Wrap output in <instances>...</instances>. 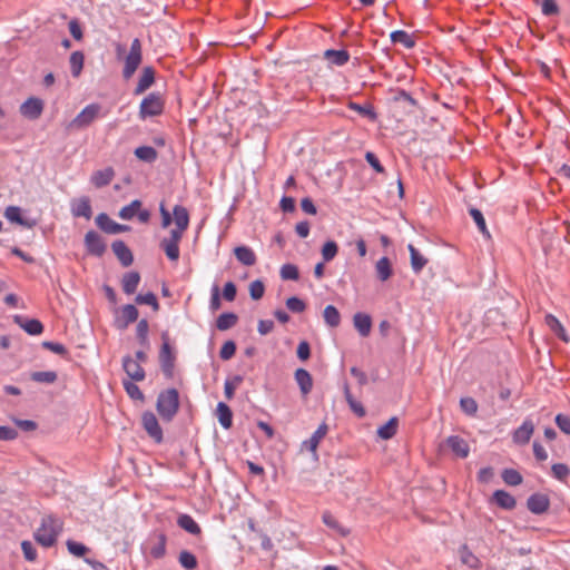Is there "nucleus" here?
Returning a JSON list of instances; mask_svg holds the SVG:
<instances>
[{
	"label": "nucleus",
	"instance_id": "nucleus-24",
	"mask_svg": "<svg viewBox=\"0 0 570 570\" xmlns=\"http://www.w3.org/2000/svg\"><path fill=\"white\" fill-rule=\"evenodd\" d=\"M546 325L563 342H569V336L560 323V321L552 314H547L544 317Z\"/></svg>",
	"mask_w": 570,
	"mask_h": 570
},
{
	"label": "nucleus",
	"instance_id": "nucleus-5",
	"mask_svg": "<svg viewBox=\"0 0 570 570\" xmlns=\"http://www.w3.org/2000/svg\"><path fill=\"white\" fill-rule=\"evenodd\" d=\"M101 106L90 104L86 106L67 126L68 130H80L89 127L98 117Z\"/></svg>",
	"mask_w": 570,
	"mask_h": 570
},
{
	"label": "nucleus",
	"instance_id": "nucleus-43",
	"mask_svg": "<svg viewBox=\"0 0 570 570\" xmlns=\"http://www.w3.org/2000/svg\"><path fill=\"white\" fill-rule=\"evenodd\" d=\"M322 520L328 528L334 529L342 535H347L350 533V531L342 527L337 519L330 511H325L323 513Z\"/></svg>",
	"mask_w": 570,
	"mask_h": 570
},
{
	"label": "nucleus",
	"instance_id": "nucleus-53",
	"mask_svg": "<svg viewBox=\"0 0 570 570\" xmlns=\"http://www.w3.org/2000/svg\"><path fill=\"white\" fill-rule=\"evenodd\" d=\"M279 273L285 281H297L299 276L298 268L293 264H284Z\"/></svg>",
	"mask_w": 570,
	"mask_h": 570
},
{
	"label": "nucleus",
	"instance_id": "nucleus-1",
	"mask_svg": "<svg viewBox=\"0 0 570 570\" xmlns=\"http://www.w3.org/2000/svg\"><path fill=\"white\" fill-rule=\"evenodd\" d=\"M173 214L175 228L170 230L169 237L160 240V248L165 252L168 259L177 262L180 255L179 243L189 226V213L186 207L176 205L173 208Z\"/></svg>",
	"mask_w": 570,
	"mask_h": 570
},
{
	"label": "nucleus",
	"instance_id": "nucleus-47",
	"mask_svg": "<svg viewBox=\"0 0 570 570\" xmlns=\"http://www.w3.org/2000/svg\"><path fill=\"white\" fill-rule=\"evenodd\" d=\"M68 552L77 558H82L89 551V548L83 543L75 540H67L66 542Z\"/></svg>",
	"mask_w": 570,
	"mask_h": 570
},
{
	"label": "nucleus",
	"instance_id": "nucleus-32",
	"mask_svg": "<svg viewBox=\"0 0 570 570\" xmlns=\"http://www.w3.org/2000/svg\"><path fill=\"white\" fill-rule=\"evenodd\" d=\"M217 417L224 429H229L233 424V413L230 407L224 402L217 404Z\"/></svg>",
	"mask_w": 570,
	"mask_h": 570
},
{
	"label": "nucleus",
	"instance_id": "nucleus-7",
	"mask_svg": "<svg viewBox=\"0 0 570 570\" xmlns=\"http://www.w3.org/2000/svg\"><path fill=\"white\" fill-rule=\"evenodd\" d=\"M83 244L88 254L97 257H101L107 248L104 238L95 230L87 232Z\"/></svg>",
	"mask_w": 570,
	"mask_h": 570
},
{
	"label": "nucleus",
	"instance_id": "nucleus-11",
	"mask_svg": "<svg viewBox=\"0 0 570 570\" xmlns=\"http://www.w3.org/2000/svg\"><path fill=\"white\" fill-rule=\"evenodd\" d=\"M534 432V424L531 419H525L522 424L513 431L512 441L518 445H525L529 443Z\"/></svg>",
	"mask_w": 570,
	"mask_h": 570
},
{
	"label": "nucleus",
	"instance_id": "nucleus-9",
	"mask_svg": "<svg viewBox=\"0 0 570 570\" xmlns=\"http://www.w3.org/2000/svg\"><path fill=\"white\" fill-rule=\"evenodd\" d=\"M139 313L135 305L127 304L124 305L119 309V315L115 318V326L124 331L126 330L131 323L136 322L138 320Z\"/></svg>",
	"mask_w": 570,
	"mask_h": 570
},
{
	"label": "nucleus",
	"instance_id": "nucleus-48",
	"mask_svg": "<svg viewBox=\"0 0 570 570\" xmlns=\"http://www.w3.org/2000/svg\"><path fill=\"white\" fill-rule=\"evenodd\" d=\"M180 566L187 570H194L197 567L196 557L189 551H181L178 557Z\"/></svg>",
	"mask_w": 570,
	"mask_h": 570
},
{
	"label": "nucleus",
	"instance_id": "nucleus-45",
	"mask_svg": "<svg viewBox=\"0 0 570 570\" xmlns=\"http://www.w3.org/2000/svg\"><path fill=\"white\" fill-rule=\"evenodd\" d=\"M501 476L508 485L515 487L522 483V475L514 469H504Z\"/></svg>",
	"mask_w": 570,
	"mask_h": 570
},
{
	"label": "nucleus",
	"instance_id": "nucleus-22",
	"mask_svg": "<svg viewBox=\"0 0 570 570\" xmlns=\"http://www.w3.org/2000/svg\"><path fill=\"white\" fill-rule=\"evenodd\" d=\"M353 323L361 336L366 337L371 333L372 318L368 314L356 313L353 317Z\"/></svg>",
	"mask_w": 570,
	"mask_h": 570
},
{
	"label": "nucleus",
	"instance_id": "nucleus-38",
	"mask_svg": "<svg viewBox=\"0 0 570 570\" xmlns=\"http://www.w3.org/2000/svg\"><path fill=\"white\" fill-rule=\"evenodd\" d=\"M95 223L102 232L114 235L117 223L112 220L106 213H100L97 215Z\"/></svg>",
	"mask_w": 570,
	"mask_h": 570
},
{
	"label": "nucleus",
	"instance_id": "nucleus-19",
	"mask_svg": "<svg viewBox=\"0 0 570 570\" xmlns=\"http://www.w3.org/2000/svg\"><path fill=\"white\" fill-rule=\"evenodd\" d=\"M294 376L297 385L299 386L302 395L306 396L309 394L313 389V379L309 372L305 368H297Z\"/></svg>",
	"mask_w": 570,
	"mask_h": 570
},
{
	"label": "nucleus",
	"instance_id": "nucleus-17",
	"mask_svg": "<svg viewBox=\"0 0 570 570\" xmlns=\"http://www.w3.org/2000/svg\"><path fill=\"white\" fill-rule=\"evenodd\" d=\"M446 444L451 451L459 458L464 459L469 455L470 446L468 442L459 435H451L446 439Z\"/></svg>",
	"mask_w": 570,
	"mask_h": 570
},
{
	"label": "nucleus",
	"instance_id": "nucleus-64",
	"mask_svg": "<svg viewBox=\"0 0 570 570\" xmlns=\"http://www.w3.org/2000/svg\"><path fill=\"white\" fill-rule=\"evenodd\" d=\"M236 294L237 289L235 284L233 282H227L223 288V297L228 302H233L236 297Z\"/></svg>",
	"mask_w": 570,
	"mask_h": 570
},
{
	"label": "nucleus",
	"instance_id": "nucleus-36",
	"mask_svg": "<svg viewBox=\"0 0 570 570\" xmlns=\"http://www.w3.org/2000/svg\"><path fill=\"white\" fill-rule=\"evenodd\" d=\"M391 40L394 43H401L405 48L411 49L415 46L413 37L404 30H395L391 33Z\"/></svg>",
	"mask_w": 570,
	"mask_h": 570
},
{
	"label": "nucleus",
	"instance_id": "nucleus-30",
	"mask_svg": "<svg viewBox=\"0 0 570 570\" xmlns=\"http://www.w3.org/2000/svg\"><path fill=\"white\" fill-rule=\"evenodd\" d=\"M399 426V420L397 417L393 416L391 417L385 424L380 426L377 429V435L382 440H390L392 439L396 432Z\"/></svg>",
	"mask_w": 570,
	"mask_h": 570
},
{
	"label": "nucleus",
	"instance_id": "nucleus-49",
	"mask_svg": "<svg viewBox=\"0 0 570 570\" xmlns=\"http://www.w3.org/2000/svg\"><path fill=\"white\" fill-rule=\"evenodd\" d=\"M35 382L51 384L57 380V373L53 371H39L31 374Z\"/></svg>",
	"mask_w": 570,
	"mask_h": 570
},
{
	"label": "nucleus",
	"instance_id": "nucleus-3",
	"mask_svg": "<svg viewBox=\"0 0 570 570\" xmlns=\"http://www.w3.org/2000/svg\"><path fill=\"white\" fill-rule=\"evenodd\" d=\"M156 409L163 420L171 421L179 409L178 391L176 389L161 391L157 399Z\"/></svg>",
	"mask_w": 570,
	"mask_h": 570
},
{
	"label": "nucleus",
	"instance_id": "nucleus-10",
	"mask_svg": "<svg viewBox=\"0 0 570 570\" xmlns=\"http://www.w3.org/2000/svg\"><path fill=\"white\" fill-rule=\"evenodd\" d=\"M43 108L45 104L40 98L29 97L21 104L20 114L29 120H37L41 116Z\"/></svg>",
	"mask_w": 570,
	"mask_h": 570
},
{
	"label": "nucleus",
	"instance_id": "nucleus-42",
	"mask_svg": "<svg viewBox=\"0 0 570 570\" xmlns=\"http://www.w3.org/2000/svg\"><path fill=\"white\" fill-rule=\"evenodd\" d=\"M141 208V202L138 199L132 200L129 205L124 206L120 210L118 216L124 220L132 219L135 216H137L138 209Z\"/></svg>",
	"mask_w": 570,
	"mask_h": 570
},
{
	"label": "nucleus",
	"instance_id": "nucleus-20",
	"mask_svg": "<svg viewBox=\"0 0 570 570\" xmlns=\"http://www.w3.org/2000/svg\"><path fill=\"white\" fill-rule=\"evenodd\" d=\"M114 177L115 170L111 167H107L95 171L90 177V181L96 188H101L109 185Z\"/></svg>",
	"mask_w": 570,
	"mask_h": 570
},
{
	"label": "nucleus",
	"instance_id": "nucleus-44",
	"mask_svg": "<svg viewBox=\"0 0 570 570\" xmlns=\"http://www.w3.org/2000/svg\"><path fill=\"white\" fill-rule=\"evenodd\" d=\"M470 215L473 218L474 223L476 224L480 233L485 238H490L491 235H490V232H489V229L487 227L485 219H484L483 214L481 213V210H479L476 208H471L470 209Z\"/></svg>",
	"mask_w": 570,
	"mask_h": 570
},
{
	"label": "nucleus",
	"instance_id": "nucleus-33",
	"mask_svg": "<svg viewBox=\"0 0 570 570\" xmlns=\"http://www.w3.org/2000/svg\"><path fill=\"white\" fill-rule=\"evenodd\" d=\"M85 62V55L82 51H73L69 58V66L72 77L78 78L81 75Z\"/></svg>",
	"mask_w": 570,
	"mask_h": 570
},
{
	"label": "nucleus",
	"instance_id": "nucleus-16",
	"mask_svg": "<svg viewBox=\"0 0 570 570\" xmlns=\"http://www.w3.org/2000/svg\"><path fill=\"white\" fill-rule=\"evenodd\" d=\"M114 254L122 266L128 267L134 262V256L129 247L122 240H115L111 245Z\"/></svg>",
	"mask_w": 570,
	"mask_h": 570
},
{
	"label": "nucleus",
	"instance_id": "nucleus-59",
	"mask_svg": "<svg viewBox=\"0 0 570 570\" xmlns=\"http://www.w3.org/2000/svg\"><path fill=\"white\" fill-rule=\"evenodd\" d=\"M21 550L23 552V557L27 561H35L37 559V550L35 546L30 541H22L21 542Z\"/></svg>",
	"mask_w": 570,
	"mask_h": 570
},
{
	"label": "nucleus",
	"instance_id": "nucleus-58",
	"mask_svg": "<svg viewBox=\"0 0 570 570\" xmlns=\"http://www.w3.org/2000/svg\"><path fill=\"white\" fill-rule=\"evenodd\" d=\"M265 293L264 283L259 279H256L249 285V294L250 297L255 301L261 299Z\"/></svg>",
	"mask_w": 570,
	"mask_h": 570
},
{
	"label": "nucleus",
	"instance_id": "nucleus-61",
	"mask_svg": "<svg viewBox=\"0 0 570 570\" xmlns=\"http://www.w3.org/2000/svg\"><path fill=\"white\" fill-rule=\"evenodd\" d=\"M557 426L564 433L570 435V416L559 413L557 414L556 419Z\"/></svg>",
	"mask_w": 570,
	"mask_h": 570
},
{
	"label": "nucleus",
	"instance_id": "nucleus-40",
	"mask_svg": "<svg viewBox=\"0 0 570 570\" xmlns=\"http://www.w3.org/2000/svg\"><path fill=\"white\" fill-rule=\"evenodd\" d=\"M237 316L234 313H223L216 320V326L219 331H227L235 326Z\"/></svg>",
	"mask_w": 570,
	"mask_h": 570
},
{
	"label": "nucleus",
	"instance_id": "nucleus-18",
	"mask_svg": "<svg viewBox=\"0 0 570 570\" xmlns=\"http://www.w3.org/2000/svg\"><path fill=\"white\" fill-rule=\"evenodd\" d=\"M155 82V70L153 67H144L139 77L138 83L135 88V95H141L149 89Z\"/></svg>",
	"mask_w": 570,
	"mask_h": 570
},
{
	"label": "nucleus",
	"instance_id": "nucleus-29",
	"mask_svg": "<svg viewBox=\"0 0 570 570\" xmlns=\"http://www.w3.org/2000/svg\"><path fill=\"white\" fill-rule=\"evenodd\" d=\"M376 276L381 282H386L393 274V268L390 259L384 256L381 257L375 264Z\"/></svg>",
	"mask_w": 570,
	"mask_h": 570
},
{
	"label": "nucleus",
	"instance_id": "nucleus-39",
	"mask_svg": "<svg viewBox=\"0 0 570 570\" xmlns=\"http://www.w3.org/2000/svg\"><path fill=\"white\" fill-rule=\"evenodd\" d=\"M325 323L331 327H337L341 323L338 309L333 305H327L323 312Z\"/></svg>",
	"mask_w": 570,
	"mask_h": 570
},
{
	"label": "nucleus",
	"instance_id": "nucleus-8",
	"mask_svg": "<svg viewBox=\"0 0 570 570\" xmlns=\"http://www.w3.org/2000/svg\"><path fill=\"white\" fill-rule=\"evenodd\" d=\"M141 424L147 434L156 442L164 440L163 429L160 428L156 415L153 412H145L141 416Z\"/></svg>",
	"mask_w": 570,
	"mask_h": 570
},
{
	"label": "nucleus",
	"instance_id": "nucleus-28",
	"mask_svg": "<svg viewBox=\"0 0 570 570\" xmlns=\"http://www.w3.org/2000/svg\"><path fill=\"white\" fill-rule=\"evenodd\" d=\"M17 323L30 335H40L43 332V325L40 321L36 318H26L16 317Z\"/></svg>",
	"mask_w": 570,
	"mask_h": 570
},
{
	"label": "nucleus",
	"instance_id": "nucleus-6",
	"mask_svg": "<svg viewBox=\"0 0 570 570\" xmlns=\"http://www.w3.org/2000/svg\"><path fill=\"white\" fill-rule=\"evenodd\" d=\"M165 101L159 92H150L140 102L139 118L145 120L148 117H155L163 114Z\"/></svg>",
	"mask_w": 570,
	"mask_h": 570
},
{
	"label": "nucleus",
	"instance_id": "nucleus-52",
	"mask_svg": "<svg viewBox=\"0 0 570 570\" xmlns=\"http://www.w3.org/2000/svg\"><path fill=\"white\" fill-rule=\"evenodd\" d=\"M338 252V246L334 240H327L322 247V256L325 262L332 261Z\"/></svg>",
	"mask_w": 570,
	"mask_h": 570
},
{
	"label": "nucleus",
	"instance_id": "nucleus-13",
	"mask_svg": "<svg viewBox=\"0 0 570 570\" xmlns=\"http://www.w3.org/2000/svg\"><path fill=\"white\" fill-rule=\"evenodd\" d=\"M122 367L130 380L136 382L145 380V370L141 364L138 361H135L131 356L124 357Z\"/></svg>",
	"mask_w": 570,
	"mask_h": 570
},
{
	"label": "nucleus",
	"instance_id": "nucleus-31",
	"mask_svg": "<svg viewBox=\"0 0 570 570\" xmlns=\"http://www.w3.org/2000/svg\"><path fill=\"white\" fill-rule=\"evenodd\" d=\"M177 524L190 534H199L202 532L198 523L189 514H180Z\"/></svg>",
	"mask_w": 570,
	"mask_h": 570
},
{
	"label": "nucleus",
	"instance_id": "nucleus-35",
	"mask_svg": "<svg viewBox=\"0 0 570 570\" xmlns=\"http://www.w3.org/2000/svg\"><path fill=\"white\" fill-rule=\"evenodd\" d=\"M348 109L356 111L363 117L368 118L370 120L376 119V112L371 104L360 105L357 102L351 101L347 105Z\"/></svg>",
	"mask_w": 570,
	"mask_h": 570
},
{
	"label": "nucleus",
	"instance_id": "nucleus-62",
	"mask_svg": "<svg viewBox=\"0 0 570 570\" xmlns=\"http://www.w3.org/2000/svg\"><path fill=\"white\" fill-rule=\"evenodd\" d=\"M166 552V538L165 535L159 537V542L150 549V554L155 559H160Z\"/></svg>",
	"mask_w": 570,
	"mask_h": 570
},
{
	"label": "nucleus",
	"instance_id": "nucleus-23",
	"mask_svg": "<svg viewBox=\"0 0 570 570\" xmlns=\"http://www.w3.org/2000/svg\"><path fill=\"white\" fill-rule=\"evenodd\" d=\"M324 58L328 61V63L341 67L347 63L350 60V53L344 49H327L324 51Z\"/></svg>",
	"mask_w": 570,
	"mask_h": 570
},
{
	"label": "nucleus",
	"instance_id": "nucleus-14",
	"mask_svg": "<svg viewBox=\"0 0 570 570\" xmlns=\"http://www.w3.org/2000/svg\"><path fill=\"white\" fill-rule=\"evenodd\" d=\"M327 432H328L327 424L322 423L316 429V431L312 434V436L302 443V448L309 451L314 455H316L317 448H318L321 441L326 436Z\"/></svg>",
	"mask_w": 570,
	"mask_h": 570
},
{
	"label": "nucleus",
	"instance_id": "nucleus-57",
	"mask_svg": "<svg viewBox=\"0 0 570 570\" xmlns=\"http://www.w3.org/2000/svg\"><path fill=\"white\" fill-rule=\"evenodd\" d=\"M286 307L293 313H302L306 308V304L303 299L292 296L286 299Z\"/></svg>",
	"mask_w": 570,
	"mask_h": 570
},
{
	"label": "nucleus",
	"instance_id": "nucleus-26",
	"mask_svg": "<svg viewBox=\"0 0 570 570\" xmlns=\"http://www.w3.org/2000/svg\"><path fill=\"white\" fill-rule=\"evenodd\" d=\"M234 254L239 263L245 266H253L256 263V255L248 246H237Z\"/></svg>",
	"mask_w": 570,
	"mask_h": 570
},
{
	"label": "nucleus",
	"instance_id": "nucleus-37",
	"mask_svg": "<svg viewBox=\"0 0 570 570\" xmlns=\"http://www.w3.org/2000/svg\"><path fill=\"white\" fill-rule=\"evenodd\" d=\"M135 156L146 163H154L157 159L158 153L151 146H140L135 149Z\"/></svg>",
	"mask_w": 570,
	"mask_h": 570
},
{
	"label": "nucleus",
	"instance_id": "nucleus-4",
	"mask_svg": "<svg viewBox=\"0 0 570 570\" xmlns=\"http://www.w3.org/2000/svg\"><path fill=\"white\" fill-rule=\"evenodd\" d=\"M142 61L141 42L138 38L131 41L128 55L125 57V65L122 68V77L129 80Z\"/></svg>",
	"mask_w": 570,
	"mask_h": 570
},
{
	"label": "nucleus",
	"instance_id": "nucleus-12",
	"mask_svg": "<svg viewBox=\"0 0 570 570\" xmlns=\"http://www.w3.org/2000/svg\"><path fill=\"white\" fill-rule=\"evenodd\" d=\"M70 210L73 217L90 219L92 216V208L89 197L82 196L72 199L70 203Z\"/></svg>",
	"mask_w": 570,
	"mask_h": 570
},
{
	"label": "nucleus",
	"instance_id": "nucleus-54",
	"mask_svg": "<svg viewBox=\"0 0 570 570\" xmlns=\"http://www.w3.org/2000/svg\"><path fill=\"white\" fill-rule=\"evenodd\" d=\"M149 324L147 320H140L136 327V335L140 344L146 345L148 343Z\"/></svg>",
	"mask_w": 570,
	"mask_h": 570
},
{
	"label": "nucleus",
	"instance_id": "nucleus-2",
	"mask_svg": "<svg viewBox=\"0 0 570 570\" xmlns=\"http://www.w3.org/2000/svg\"><path fill=\"white\" fill-rule=\"evenodd\" d=\"M62 531V521L59 518L47 515L42 518L40 527L35 532L36 541L45 548L52 547Z\"/></svg>",
	"mask_w": 570,
	"mask_h": 570
},
{
	"label": "nucleus",
	"instance_id": "nucleus-55",
	"mask_svg": "<svg viewBox=\"0 0 570 570\" xmlns=\"http://www.w3.org/2000/svg\"><path fill=\"white\" fill-rule=\"evenodd\" d=\"M460 406L461 410L470 416L475 415L478 412V403L472 397H462L460 400Z\"/></svg>",
	"mask_w": 570,
	"mask_h": 570
},
{
	"label": "nucleus",
	"instance_id": "nucleus-46",
	"mask_svg": "<svg viewBox=\"0 0 570 570\" xmlns=\"http://www.w3.org/2000/svg\"><path fill=\"white\" fill-rule=\"evenodd\" d=\"M4 217L11 223H17L21 226L26 225V222L22 218L21 208L18 206H8L4 209Z\"/></svg>",
	"mask_w": 570,
	"mask_h": 570
},
{
	"label": "nucleus",
	"instance_id": "nucleus-56",
	"mask_svg": "<svg viewBox=\"0 0 570 570\" xmlns=\"http://www.w3.org/2000/svg\"><path fill=\"white\" fill-rule=\"evenodd\" d=\"M124 387H125V391L127 392V394L132 400H138V401L144 400L142 392L140 391L139 386L137 384H135L132 381H124Z\"/></svg>",
	"mask_w": 570,
	"mask_h": 570
},
{
	"label": "nucleus",
	"instance_id": "nucleus-15",
	"mask_svg": "<svg viewBox=\"0 0 570 570\" xmlns=\"http://www.w3.org/2000/svg\"><path fill=\"white\" fill-rule=\"evenodd\" d=\"M159 361L161 365V370L165 374L171 375L175 355L168 342H164L159 352Z\"/></svg>",
	"mask_w": 570,
	"mask_h": 570
},
{
	"label": "nucleus",
	"instance_id": "nucleus-41",
	"mask_svg": "<svg viewBox=\"0 0 570 570\" xmlns=\"http://www.w3.org/2000/svg\"><path fill=\"white\" fill-rule=\"evenodd\" d=\"M460 558L462 563L466 564L471 569H478L480 567V560L466 546H463L460 549Z\"/></svg>",
	"mask_w": 570,
	"mask_h": 570
},
{
	"label": "nucleus",
	"instance_id": "nucleus-25",
	"mask_svg": "<svg viewBox=\"0 0 570 570\" xmlns=\"http://www.w3.org/2000/svg\"><path fill=\"white\" fill-rule=\"evenodd\" d=\"M140 283V275L137 272H128L122 276L121 286L127 295L134 294Z\"/></svg>",
	"mask_w": 570,
	"mask_h": 570
},
{
	"label": "nucleus",
	"instance_id": "nucleus-63",
	"mask_svg": "<svg viewBox=\"0 0 570 570\" xmlns=\"http://www.w3.org/2000/svg\"><path fill=\"white\" fill-rule=\"evenodd\" d=\"M69 31L76 40H81L83 37L81 26L77 19H72L68 23Z\"/></svg>",
	"mask_w": 570,
	"mask_h": 570
},
{
	"label": "nucleus",
	"instance_id": "nucleus-51",
	"mask_svg": "<svg viewBox=\"0 0 570 570\" xmlns=\"http://www.w3.org/2000/svg\"><path fill=\"white\" fill-rule=\"evenodd\" d=\"M137 304H145L153 307L154 311L159 309V303L157 301V297L154 293L148 292L146 294H139L135 298Z\"/></svg>",
	"mask_w": 570,
	"mask_h": 570
},
{
	"label": "nucleus",
	"instance_id": "nucleus-34",
	"mask_svg": "<svg viewBox=\"0 0 570 570\" xmlns=\"http://www.w3.org/2000/svg\"><path fill=\"white\" fill-rule=\"evenodd\" d=\"M407 248L410 252L412 269L415 274H419L426 265L428 259L424 258V256L421 255L420 252L412 244H410Z\"/></svg>",
	"mask_w": 570,
	"mask_h": 570
},
{
	"label": "nucleus",
	"instance_id": "nucleus-21",
	"mask_svg": "<svg viewBox=\"0 0 570 570\" xmlns=\"http://www.w3.org/2000/svg\"><path fill=\"white\" fill-rule=\"evenodd\" d=\"M527 505L531 512L541 514L549 509V499L543 494L535 493L529 497Z\"/></svg>",
	"mask_w": 570,
	"mask_h": 570
},
{
	"label": "nucleus",
	"instance_id": "nucleus-50",
	"mask_svg": "<svg viewBox=\"0 0 570 570\" xmlns=\"http://www.w3.org/2000/svg\"><path fill=\"white\" fill-rule=\"evenodd\" d=\"M552 476L559 481H566L570 475V469L564 463H554L551 466Z\"/></svg>",
	"mask_w": 570,
	"mask_h": 570
},
{
	"label": "nucleus",
	"instance_id": "nucleus-27",
	"mask_svg": "<svg viewBox=\"0 0 570 570\" xmlns=\"http://www.w3.org/2000/svg\"><path fill=\"white\" fill-rule=\"evenodd\" d=\"M493 501L497 505L505 510H512L517 504L514 497L504 490H497L493 493Z\"/></svg>",
	"mask_w": 570,
	"mask_h": 570
},
{
	"label": "nucleus",
	"instance_id": "nucleus-60",
	"mask_svg": "<svg viewBox=\"0 0 570 570\" xmlns=\"http://www.w3.org/2000/svg\"><path fill=\"white\" fill-rule=\"evenodd\" d=\"M236 344L233 341H227L223 344L219 356L222 360L227 361L235 355Z\"/></svg>",
	"mask_w": 570,
	"mask_h": 570
}]
</instances>
